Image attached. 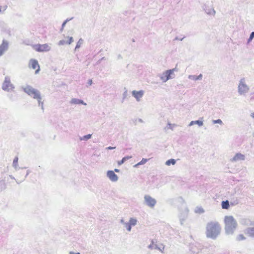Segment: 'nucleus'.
Masks as SVG:
<instances>
[{
    "label": "nucleus",
    "mask_w": 254,
    "mask_h": 254,
    "mask_svg": "<svg viewBox=\"0 0 254 254\" xmlns=\"http://www.w3.org/2000/svg\"><path fill=\"white\" fill-rule=\"evenodd\" d=\"M221 229V226L218 222H208L206 226V237L215 240L220 235Z\"/></svg>",
    "instance_id": "nucleus-1"
},
{
    "label": "nucleus",
    "mask_w": 254,
    "mask_h": 254,
    "mask_svg": "<svg viewBox=\"0 0 254 254\" xmlns=\"http://www.w3.org/2000/svg\"><path fill=\"white\" fill-rule=\"evenodd\" d=\"M225 231L227 235H232L237 228L238 223L232 216H226L224 218Z\"/></svg>",
    "instance_id": "nucleus-2"
},
{
    "label": "nucleus",
    "mask_w": 254,
    "mask_h": 254,
    "mask_svg": "<svg viewBox=\"0 0 254 254\" xmlns=\"http://www.w3.org/2000/svg\"><path fill=\"white\" fill-rule=\"evenodd\" d=\"M22 89L25 93L33 99L36 100L40 99V96H41L40 92L32 86L27 85L25 86H22Z\"/></svg>",
    "instance_id": "nucleus-3"
},
{
    "label": "nucleus",
    "mask_w": 254,
    "mask_h": 254,
    "mask_svg": "<svg viewBox=\"0 0 254 254\" xmlns=\"http://www.w3.org/2000/svg\"><path fill=\"white\" fill-rule=\"evenodd\" d=\"M249 86L246 84L245 78L240 79L238 86V92L240 95L244 96L249 92Z\"/></svg>",
    "instance_id": "nucleus-4"
},
{
    "label": "nucleus",
    "mask_w": 254,
    "mask_h": 254,
    "mask_svg": "<svg viewBox=\"0 0 254 254\" xmlns=\"http://www.w3.org/2000/svg\"><path fill=\"white\" fill-rule=\"evenodd\" d=\"M176 70V68H173L172 69L167 70L163 73L159 74L158 76L159 77L163 82H166L168 80L174 78V77H172V75L173 74L174 72Z\"/></svg>",
    "instance_id": "nucleus-5"
},
{
    "label": "nucleus",
    "mask_w": 254,
    "mask_h": 254,
    "mask_svg": "<svg viewBox=\"0 0 254 254\" xmlns=\"http://www.w3.org/2000/svg\"><path fill=\"white\" fill-rule=\"evenodd\" d=\"M15 88L13 84L11 83L10 78L9 76H5L4 80L2 85V89L5 91H9Z\"/></svg>",
    "instance_id": "nucleus-6"
},
{
    "label": "nucleus",
    "mask_w": 254,
    "mask_h": 254,
    "mask_svg": "<svg viewBox=\"0 0 254 254\" xmlns=\"http://www.w3.org/2000/svg\"><path fill=\"white\" fill-rule=\"evenodd\" d=\"M144 199L145 205L151 208H153L157 203L156 199L149 195H145Z\"/></svg>",
    "instance_id": "nucleus-7"
},
{
    "label": "nucleus",
    "mask_w": 254,
    "mask_h": 254,
    "mask_svg": "<svg viewBox=\"0 0 254 254\" xmlns=\"http://www.w3.org/2000/svg\"><path fill=\"white\" fill-rule=\"evenodd\" d=\"M202 8L208 15L214 16L216 13V11L212 4L204 3L202 6Z\"/></svg>",
    "instance_id": "nucleus-8"
},
{
    "label": "nucleus",
    "mask_w": 254,
    "mask_h": 254,
    "mask_svg": "<svg viewBox=\"0 0 254 254\" xmlns=\"http://www.w3.org/2000/svg\"><path fill=\"white\" fill-rule=\"evenodd\" d=\"M35 50L38 52H48L51 49V47L47 44L40 45L37 44L35 46Z\"/></svg>",
    "instance_id": "nucleus-9"
},
{
    "label": "nucleus",
    "mask_w": 254,
    "mask_h": 254,
    "mask_svg": "<svg viewBox=\"0 0 254 254\" xmlns=\"http://www.w3.org/2000/svg\"><path fill=\"white\" fill-rule=\"evenodd\" d=\"M107 176L109 179L113 182H117L119 179L118 176L115 173L114 171L112 170L107 171Z\"/></svg>",
    "instance_id": "nucleus-10"
},
{
    "label": "nucleus",
    "mask_w": 254,
    "mask_h": 254,
    "mask_svg": "<svg viewBox=\"0 0 254 254\" xmlns=\"http://www.w3.org/2000/svg\"><path fill=\"white\" fill-rule=\"evenodd\" d=\"M8 48V42L3 40L2 44L0 45V57H1Z\"/></svg>",
    "instance_id": "nucleus-11"
},
{
    "label": "nucleus",
    "mask_w": 254,
    "mask_h": 254,
    "mask_svg": "<svg viewBox=\"0 0 254 254\" xmlns=\"http://www.w3.org/2000/svg\"><path fill=\"white\" fill-rule=\"evenodd\" d=\"M144 94V91L143 90L135 91L133 90L132 91V95L136 99V101H139L140 98H141Z\"/></svg>",
    "instance_id": "nucleus-12"
},
{
    "label": "nucleus",
    "mask_w": 254,
    "mask_h": 254,
    "mask_svg": "<svg viewBox=\"0 0 254 254\" xmlns=\"http://www.w3.org/2000/svg\"><path fill=\"white\" fill-rule=\"evenodd\" d=\"M29 64L31 67L33 69H36V67H38V69L35 71V73L37 74L39 72L40 70V66L37 60L34 59L30 60Z\"/></svg>",
    "instance_id": "nucleus-13"
},
{
    "label": "nucleus",
    "mask_w": 254,
    "mask_h": 254,
    "mask_svg": "<svg viewBox=\"0 0 254 254\" xmlns=\"http://www.w3.org/2000/svg\"><path fill=\"white\" fill-rule=\"evenodd\" d=\"M245 159V156L240 153H237L231 159L232 162H237L238 161H243Z\"/></svg>",
    "instance_id": "nucleus-14"
},
{
    "label": "nucleus",
    "mask_w": 254,
    "mask_h": 254,
    "mask_svg": "<svg viewBox=\"0 0 254 254\" xmlns=\"http://www.w3.org/2000/svg\"><path fill=\"white\" fill-rule=\"evenodd\" d=\"M71 104L84 105H86V103L84 102L83 100L77 98H72L70 101Z\"/></svg>",
    "instance_id": "nucleus-15"
},
{
    "label": "nucleus",
    "mask_w": 254,
    "mask_h": 254,
    "mask_svg": "<svg viewBox=\"0 0 254 254\" xmlns=\"http://www.w3.org/2000/svg\"><path fill=\"white\" fill-rule=\"evenodd\" d=\"M246 233L250 237L254 238V227H249L246 230Z\"/></svg>",
    "instance_id": "nucleus-16"
},
{
    "label": "nucleus",
    "mask_w": 254,
    "mask_h": 254,
    "mask_svg": "<svg viewBox=\"0 0 254 254\" xmlns=\"http://www.w3.org/2000/svg\"><path fill=\"white\" fill-rule=\"evenodd\" d=\"M189 79L192 80H201L202 78V75L200 74L199 75L196 76L194 75H190L188 76Z\"/></svg>",
    "instance_id": "nucleus-17"
},
{
    "label": "nucleus",
    "mask_w": 254,
    "mask_h": 254,
    "mask_svg": "<svg viewBox=\"0 0 254 254\" xmlns=\"http://www.w3.org/2000/svg\"><path fill=\"white\" fill-rule=\"evenodd\" d=\"M197 125L199 127H201L203 125V121L200 120H196V121H192L190 122L189 124V126H193V125Z\"/></svg>",
    "instance_id": "nucleus-18"
},
{
    "label": "nucleus",
    "mask_w": 254,
    "mask_h": 254,
    "mask_svg": "<svg viewBox=\"0 0 254 254\" xmlns=\"http://www.w3.org/2000/svg\"><path fill=\"white\" fill-rule=\"evenodd\" d=\"M221 207L224 209H228L230 207L229 201L227 200L222 201L221 203Z\"/></svg>",
    "instance_id": "nucleus-19"
},
{
    "label": "nucleus",
    "mask_w": 254,
    "mask_h": 254,
    "mask_svg": "<svg viewBox=\"0 0 254 254\" xmlns=\"http://www.w3.org/2000/svg\"><path fill=\"white\" fill-rule=\"evenodd\" d=\"M7 186L3 180L0 179V191L4 190L6 189Z\"/></svg>",
    "instance_id": "nucleus-20"
},
{
    "label": "nucleus",
    "mask_w": 254,
    "mask_h": 254,
    "mask_svg": "<svg viewBox=\"0 0 254 254\" xmlns=\"http://www.w3.org/2000/svg\"><path fill=\"white\" fill-rule=\"evenodd\" d=\"M132 157L131 156H126L122 158L120 161H119L118 164L119 165H121L125 163L127 160L130 159Z\"/></svg>",
    "instance_id": "nucleus-21"
},
{
    "label": "nucleus",
    "mask_w": 254,
    "mask_h": 254,
    "mask_svg": "<svg viewBox=\"0 0 254 254\" xmlns=\"http://www.w3.org/2000/svg\"><path fill=\"white\" fill-rule=\"evenodd\" d=\"M18 157H15L14 158L13 161L12 166L16 170H17L19 169L18 165Z\"/></svg>",
    "instance_id": "nucleus-22"
},
{
    "label": "nucleus",
    "mask_w": 254,
    "mask_h": 254,
    "mask_svg": "<svg viewBox=\"0 0 254 254\" xmlns=\"http://www.w3.org/2000/svg\"><path fill=\"white\" fill-rule=\"evenodd\" d=\"M42 98L41 96H40V99H36L38 103V106L41 107V109L44 112V102L42 101Z\"/></svg>",
    "instance_id": "nucleus-23"
},
{
    "label": "nucleus",
    "mask_w": 254,
    "mask_h": 254,
    "mask_svg": "<svg viewBox=\"0 0 254 254\" xmlns=\"http://www.w3.org/2000/svg\"><path fill=\"white\" fill-rule=\"evenodd\" d=\"M128 223L131 226H134L137 224V220L134 218H130Z\"/></svg>",
    "instance_id": "nucleus-24"
},
{
    "label": "nucleus",
    "mask_w": 254,
    "mask_h": 254,
    "mask_svg": "<svg viewBox=\"0 0 254 254\" xmlns=\"http://www.w3.org/2000/svg\"><path fill=\"white\" fill-rule=\"evenodd\" d=\"M176 163V160L174 159H170L168 160L166 163L165 164L167 166H170V165H175Z\"/></svg>",
    "instance_id": "nucleus-25"
},
{
    "label": "nucleus",
    "mask_w": 254,
    "mask_h": 254,
    "mask_svg": "<svg viewBox=\"0 0 254 254\" xmlns=\"http://www.w3.org/2000/svg\"><path fill=\"white\" fill-rule=\"evenodd\" d=\"M92 134H88L80 137V140H88L91 138Z\"/></svg>",
    "instance_id": "nucleus-26"
},
{
    "label": "nucleus",
    "mask_w": 254,
    "mask_h": 254,
    "mask_svg": "<svg viewBox=\"0 0 254 254\" xmlns=\"http://www.w3.org/2000/svg\"><path fill=\"white\" fill-rule=\"evenodd\" d=\"M194 211L196 213L201 214L204 212V210L201 207H196Z\"/></svg>",
    "instance_id": "nucleus-27"
},
{
    "label": "nucleus",
    "mask_w": 254,
    "mask_h": 254,
    "mask_svg": "<svg viewBox=\"0 0 254 254\" xmlns=\"http://www.w3.org/2000/svg\"><path fill=\"white\" fill-rule=\"evenodd\" d=\"M83 43V40L82 38L79 39L78 41L76 43V45L75 48V50L79 48L81 45Z\"/></svg>",
    "instance_id": "nucleus-28"
},
{
    "label": "nucleus",
    "mask_w": 254,
    "mask_h": 254,
    "mask_svg": "<svg viewBox=\"0 0 254 254\" xmlns=\"http://www.w3.org/2000/svg\"><path fill=\"white\" fill-rule=\"evenodd\" d=\"M246 238L243 234H239L236 238V240L238 241H243L246 240Z\"/></svg>",
    "instance_id": "nucleus-29"
},
{
    "label": "nucleus",
    "mask_w": 254,
    "mask_h": 254,
    "mask_svg": "<svg viewBox=\"0 0 254 254\" xmlns=\"http://www.w3.org/2000/svg\"><path fill=\"white\" fill-rule=\"evenodd\" d=\"M254 38V32L253 31V32H251V33L250 34L249 38L248 40V43H250Z\"/></svg>",
    "instance_id": "nucleus-30"
},
{
    "label": "nucleus",
    "mask_w": 254,
    "mask_h": 254,
    "mask_svg": "<svg viewBox=\"0 0 254 254\" xmlns=\"http://www.w3.org/2000/svg\"><path fill=\"white\" fill-rule=\"evenodd\" d=\"M124 226L128 231L130 232L131 231V226L129 225L128 222H126Z\"/></svg>",
    "instance_id": "nucleus-31"
},
{
    "label": "nucleus",
    "mask_w": 254,
    "mask_h": 254,
    "mask_svg": "<svg viewBox=\"0 0 254 254\" xmlns=\"http://www.w3.org/2000/svg\"><path fill=\"white\" fill-rule=\"evenodd\" d=\"M72 18H73L72 17L71 18H67L64 21V22L63 23V24L62 25L61 30H62L64 28V27L65 26L66 23L67 22L69 21L70 20H71Z\"/></svg>",
    "instance_id": "nucleus-32"
},
{
    "label": "nucleus",
    "mask_w": 254,
    "mask_h": 254,
    "mask_svg": "<svg viewBox=\"0 0 254 254\" xmlns=\"http://www.w3.org/2000/svg\"><path fill=\"white\" fill-rule=\"evenodd\" d=\"M212 122H213V124H220V125L223 124V122H222V120H220V119H217V120H213Z\"/></svg>",
    "instance_id": "nucleus-33"
},
{
    "label": "nucleus",
    "mask_w": 254,
    "mask_h": 254,
    "mask_svg": "<svg viewBox=\"0 0 254 254\" xmlns=\"http://www.w3.org/2000/svg\"><path fill=\"white\" fill-rule=\"evenodd\" d=\"M148 161L147 159L143 158L138 163V165H143L145 164Z\"/></svg>",
    "instance_id": "nucleus-34"
},
{
    "label": "nucleus",
    "mask_w": 254,
    "mask_h": 254,
    "mask_svg": "<svg viewBox=\"0 0 254 254\" xmlns=\"http://www.w3.org/2000/svg\"><path fill=\"white\" fill-rule=\"evenodd\" d=\"M186 218L187 215L186 214L183 217H180V221L182 225L183 224L184 221L186 220Z\"/></svg>",
    "instance_id": "nucleus-35"
},
{
    "label": "nucleus",
    "mask_w": 254,
    "mask_h": 254,
    "mask_svg": "<svg viewBox=\"0 0 254 254\" xmlns=\"http://www.w3.org/2000/svg\"><path fill=\"white\" fill-rule=\"evenodd\" d=\"M68 40L66 41V44H70L73 41V39L72 37H67Z\"/></svg>",
    "instance_id": "nucleus-36"
},
{
    "label": "nucleus",
    "mask_w": 254,
    "mask_h": 254,
    "mask_svg": "<svg viewBox=\"0 0 254 254\" xmlns=\"http://www.w3.org/2000/svg\"><path fill=\"white\" fill-rule=\"evenodd\" d=\"M125 91H124V92L123 93V101L127 97V90L126 88H125Z\"/></svg>",
    "instance_id": "nucleus-37"
},
{
    "label": "nucleus",
    "mask_w": 254,
    "mask_h": 254,
    "mask_svg": "<svg viewBox=\"0 0 254 254\" xmlns=\"http://www.w3.org/2000/svg\"><path fill=\"white\" fill-rule=\"evenodd\" d=\"M66 44V41L64 40H60L59 42V45H63L64 44Z\"/></svg>",
    "instance_id": "nucleus-38"
},
{
    "label": "nucleus",
    "mask_w": 254,
    "mask_h": 254,
    "mask_svg": "<svg viewBox=\"0 0 254 254\" xmlns=\"http://www.w3.org/2000/svg\"><path fill=\"white\" fill-rule=\"evenodd\" d=\"M116 148V147H112V146H109L106 148V149L107 150H112Z\"/></svg>",
    "instance_id": "nucleus-39"
},
{
    "label": "nucleus",
    "mask_w": 254,
    "mask_h": 254,
    "mask_svg": "<svg viewBox=\"0 0 254 254\" xmlns=\"http://www.w3.org/2000/svg\"><path fill=\"white\" fill-rule=\"evenodd\" d=\"M92 79H89L88 81V84L89 85H91L92 84Z\"/></svg>",
    "instance_id": "nucleus-40"
},
{
    "label": "nucleus",
    "mask_w": 254,
    "mask_h": 254,
    "mask_svg": "<svg viewBox=\"0 0 254 254\" xmlns=\"http://www.w3.org/2000/svg\"><path fill=\"white\" fill-rule=\"evenodd\" d=\"M69 254H81L80 253H74L73 252H69Z\"/></svg>",
    "instance_id": "nucleus-41"
},
{
    "label": "nucleus",
    "mask_w": 254,
    "mask_h": 254,
    "mask_svg": "<svg viewBox=\"0 0 254 254\" xmlns=\"http://www.w3.org/2000/svg\"><path fill=\"white\" fill-rule=\"evenodd\" d=\"M120 223H122V224H123L124 225H125V224L126 223L124 221V220L123 219H122L121 220H120Z\"/></svg>",
    "instance_id": "nucleus-42"
},
{
    "label": "nucleus",
    "mask_w": 254,
    "mask_h": 254,
    "mask_svg": "<svg viewBox=\"0 0 254 254\" xmlns=\"http://www.w3.org/2000/svg\"><path fill=\"white\" fill-rule=\"evenodd\" d=\"M254 100V96H253L251 97L250 101H253Z\"/></svg>",
    "instance_id": "nucleus-43"
},
{
    "label": "nucleus",
    "mask_w": 254,
    "mask_h": 254,
    "mask_svg": "<svg viewBox=\"0 0 254 254\" xmlns=\"http://www.w3.org/2000/svg\"><path fill=\"white\" fill-rule=\"evenodd\" d=\"M114 171H115V172H117V173H118V172H120V170H119V169H115L114 170Z\"/></svg>",
    "instance_id": "nucleus-44"
},
{
    "label": "nucleus",
    "mask_w": 254,
    "mask_h": 254,
    "mask_svg": "<svg viewBox=\"0 0 254 254\" xmlns=\"http://www.w3.org/2000/svg\"><path fill=\"white\" fill-rule=\"evenodd\" d=\"M29 173H30V171L28 170L27 171V173H26V174L25 175V178L27 177V176L29 175Z\"/></svg>",
    "instance_id": "nucleus-45"
},
{
    "label": "nucleus",
    "mask_w": 254,
    "mask_h": 254,
    "mask_svg": "<svg viewBox=\"0 0 254 254\" xmlns=\"http://www.w3.org/2000/svg\"><path fill=\"white\" fill-rule=\"evenodd\" d=\"M118 59H122V57L121 55H119L118 56Z\"/></svg>",
    "instance_id": "nucleus-46"
},
{
    "label": "nucleus",
    "mask_w": 254,
    "mask_h": 254,
    "mask_svg": "<svg viewBox=\"0 0 254 254\" xmlns=\"http://www.w3.org/2000/svg\"><path fill=\"white\" fill-rule=\"evenodd\" d=\"M9 177L11 179H13V180H15V178L12 176V175H9Z\"/></svg>",
    "instance_id": "nucleus-47"
},
{
    "label": "nucleus",
    "mask_w": 254,
    "mask_h": 254,
    "mask_svg": "<svg viewBox=\"0 0 254 254\" xmlns=\"http://www.w3.org/2000/svg\"><path fill=\"white\" fill-rule=\"evenodd\" d=\"M140 165H138V163L136 164H135L133 167H135V168H136L138 166H139Z\"/></svg>",
    "instance_id": "nucleus-48"
},
{
    "label": "nucleus",
    "mask_w": 254,
    "mask_h": 254,
    "mask_svg": "<svg viewBox=\"0 0 254 254\" xmlns=\"http://www.w3.org/2000/svg\"><path fill=\"white\" fill-rule=\"evenodd\" d=\"M148 247L149 249H152V244L149 245Z\"/></svg>",
    "instance_id": "nucleus-49"
},
{
    "label": "nucleus",
    "mask_w": 254,
    "mask_h": 254,
    "mask_svg": "<svg viewBox=\"0 0 254 254\" xmlns=\"http://www.w3.org/2000/svg\"><path fill=\"white\" fill-rule=\"evenodd\" d=\"M251 116L253 118H254V112L252 113V114L251 115Z\"/></svg>",
    "instance_id": "nucleus-50"
},
{
    "label": "nucleus",
    "mask_w": 254,
    "mask_h": 254,
    "mask_svg": "<svg viewBox=\"0 0 254 254\" xmlns=\"http://www.w3.org/2000/svg\"><path fill=\"white\" fill-rule=\"evenodd\" d=\"M168 125L169 126V127L171 128V124H170V123H168Z\"/></svg>",
    "instance_id": "nucleus-51"
},
{
    "label": "nucleus",
    "mask_w": 254,
    "mask_h": 254,
    "mask_svg": "<svg viewBox=\"0 0 254 254\" xmlns=\"http://www.w3.org/2000/svg\"><path fill=\"white\" fill-rule=\"evenodd\" d=\"M155 249H158V250H159V248H158V247H157V246H155Z\"/></svg>",
    "instance_id": "nucleus-52"
},
{
    "label": "nucleus",
    "mask_w": 254,
    "mask_h": 254,
    "mask_svg": "<svg viewBox=\"0 0 254 254\" xmlns=\"http://www.w3.org/2000/svg\"><path fill=\"white\" fill-rule=\"evenodd\" d=\"M1 12V6H0V13Z\"/></svg>",
    "instance_id": "nucleus-53"
},
{
    "label": "nucleus",
    "mask_w": 254,
    "mask_h": 254,
    "mask_svg": "<svg viewBox=\"0 0 254 254\" xmlns=\"http://www.w3.org/2000/svg\"><path fill=\"white\" fill-rule=\"evenodd\" d=\"M6 7H7V6H5L4 10H6Z\"/></svg>",
    "instance_id": "nucleus-54"
},
{
    "label": "nucleus",
    "mask_w": 254,
    "mask_h": 254,
    "mask_svg": "<svg viewBox=\"0 0 254 254\" xmlns=\"http://www.w3.org/2000/svg\"><path fill=\"white\" fill-rule=\"evenodd\" d=\"M175 40H179V38H178V37H176Z\"/></svg>",
    "instance_id": "nucleus-55"
},
{
    "label": "nucleus",
    "mask_w": 254,
    "mask_h": 254,
    "mask_svg": "<svg viewBox=\"0 0 254 254\" xmlns=\"http://www.w3.org/2000/svg\"><path fill=\"white\" fill-rule=\"evenodd\" d=\"M139 121H140V122H142V120H141V119H139Z\"/></svg>",
    "instance_id": "nucleus-56"
},
{
    "label": "nucleus",
    "mask_w": 254,
    "mask_h": 254,
    "mask_svg": "<svg viewBox=\"0 0 254 254\" xmlns=\"http://www.w3.org/2000/svg\"><path fill=\"white\" fill-rule=\"evenodd\" d=\"M9 98H10L11 100H12V97H11V96H10V97H9Z\"/></svg>",
    "instance_id": "nucleus-57"
},
{
    "label": "nucleus",
    "mask_w": 254,
    "mask_h": 254,
    "mask_svg": "<svg viewBox=\"0 0 254 254\" xmlns=\"http://www.w3.org/2000/svg\"><path fill=\"white\" fill-rule=\"evenodd\" d=\"M183 39H184V38H182V39H180V40L181 41H182Z\"/></svg>",
    "instance_id": "nucleus-58"
},
{
    "label": "nucleus",
    "mask_w": 254,
    "mask_h": 254,
    "mask_svg": "<svg viewBox=\"0 0 254 254\" xmlns=\"http://www.w3.org/2000/svg\"><path fill=\"white\" fill-rule=\"evenodd\" d=\"M159 250H160V251H162L161 249L159 248Z\"/></svg>",
    "instance_id": "nucleus-59"
}]
</instances>
